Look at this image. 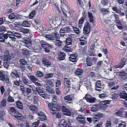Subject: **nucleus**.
I'll list each match as a JSON object with an SVG mask.
<instances>
[{
    "label": "nucleus",
    "instance_id": "obj_55",
    "mask_svg": "<svg viewBox=\"0 0 127 127\" xmlns=\"http://www.w3.org/2000/svg\"><path fill=\"white\" fill-rule=\"evenodd\" d=\"M20 80V79H19V81H17L16 80L15 81H14L13 82L14 86H15V87L16 86H20V82L19 81Z\"/></svg>",
    "mask_w": 127,
    "mask_h": 127
},
{
    "label": "nucleus",
    "instance_id": "obj_19",
    "mask_svg": "<svg viewBox=\"0 0 127 127\" xmlns=\"http://www.w3.org/2000/svg\"><path fill=\"white\" fill-rule=\"evenodd\" d=\"M16 106L18 109L22 110L23 106V103L21 101L18 100L16 102Z\"/></svg>",
    "mask_w": 127,
    "mask_h": 127
},
{
    "label": "nucleus",
    "instance_id": "obj_23",
    "mask_svg": "<svg viewBox=\"0 0 127 127\" xmlns=\"http://www.w3.org/2000/svg\"><path fill=\"white\" fill-rule=\"evenodd\" d=\"M85 86L86 87L87 90L88 91H91L92 89L91 87V83L90 81H87L86 82V83H84Z\"/></svg>",
    "mask_w": 127,
    "mask_h": 127
},
{
    "label": "nucleus",
    "instance_id": "obj_53",
    "mask_svg": "<svg viewBox=\"0 0 127 127\" xmlns=\"http://www.w3.org/2000/svg\"><path fill=\"white\" fill-rule=\"evenodd\" d=\"M101 86V81L100 80H97L96 82L95 87L98 88H100V86Z\"/></svg>",
    "mask_w": 127,
    "mask_h": 127
},
{
    "label": "nucleus",
    "instance_id": "obj_3",
    "mask_svg": "<svg viewBox=\"0 0 127 127\" xmlns=\"http://www.w3.org/2000/svg\"><path fill=\"white\" fill-rule=\"evenodd\" d=\"M64 83L65 86L64 88L66 94L70 90L71 87V82L70 80L66 77L64 78Z\"/></svg>",
    "mask_w": 127,
    "mask_h": 127
},
{
    "label": "nucleus",
    "instance_id": "obj_38",
    "mask_svg": "<svg viewBox=\"0 0 127 127\" xmlns=\"http://www.w3.org/2000/svg\"><path fill=\"white\" fill-rule=\"evenodd\" d=\"M38 100V97L37 96H34L33 99V101L34 104L35 105H38L37 103Z\"/></svg>",
    "mask_w": 127,
    "mask_h": 127
},
{
    "label": "nucleus",
    "instance_id": "obj_60",
    "mask_svg": "<svg viewBox=\"0 0 127 127\" xmlns=\"http://www.w3.org/2000/svg\"><path fill=\"white\" fill-rule=\"evenodd\" d=\"M100 11L103 13H107L109 12V11L108 10V9L105 8L101 9Z\"/></svg>",
    "mask_w": 127,
    "mask_h": 127
},
{
    "label": "nucleus",
    "instance_id": "obj_59",
    "mask_svg": "<svg viewBox=\"0 0 127 127\" xmlns=\"http://www.w3.org/2000/svg\"><path fill=\"white\" fill-rule=\"evenodd\" d=\"M65 32L63 30V28H61L60 30V34L61 36H63L65 34Z\"/></svg>",
    "mask_w": 127,
    "mask_h": 127
},
{
    "label": "nucleus",
    "instance_id": "obj_11",
    "mask_svg": "<svg viewBox=\"0 0 127 127\" xmlns=\"http://www.w3.org/2000/svg\"><path fill=\"white\" fill-rule=\"evenodd\" d=\"M22 82L25 85L28 86L30 84V80H29L26 76H22Z\"/></svg>",
    "mask_w": 127,
    "mask_h": 127
},
{
    "label": "nucleus",
    "instance_id": "obj_45",
    "mask_svg": "<svg viewBox=\"0 0 127 127\" xmlns=\"http://www.w3.org/2000/svg\"><path fill=\"white\" fill-rule=\"evenodd\" d=\"M96 101V99L95 98L91 96L89 100H88V102L90 103H95Z\"/></svg>",
    "mask_w": 127,
    "mask_h": 127
},
{
    "label": "nucleus",
    "instance_id": "obj_42",
    "mask_svg": "<svg viewBox=\"0 0 127 127\" xmlns=\"http://www.w3.org/2000/svg\"><path fill=\"white\" fill-rule=\"evenodd\" d=\"M6 100L3 99L1 101V104H0V106L1 107H5L6 106Z\"/></svg>",
    "mask_w": 127,
    "mask_h": 127
},
{
    "label": "nucleus",
    "instance_id": "obj_27",
    "mask_svg": "<svg viewBox=\"0 0 127 127\" xmlns=\"http://www.w3.org/2000/svg\"><path fill=\"white\" fill-rule=\"evenodd\" d=\"M25 17L28 18L29 17L30 18L33 19L34 20V22L37 24H38L40 23V20L39 18L38 17L36 18L35 19H34L35 16H25Z\"/></svg>",
    "mask_w": 127,
    "mask_h": 127
},
{
    "label": "nucleus",
    "instance_id": "obj_47",
    "mask_svg": "<svg viewBox=\"0 0 127 127\" xmlns=\"http://www.w3.org/2000/svg\"><path fill=\"white\" fill-rule=\"evenodd\" d=\"M46 36H47V38L49 39L50 40H54L55 39L54 35H49L48 34H46Z\"/></svg>",
    "mask_w": 127,
    "mask_h": 127
},
{
    "label": "nucleus",
    "instance_id": "obj_10",
    "mask_svg": "<svg viewBox=\"0 0 127 127\" xmlns=\"http://www.w3.org/2000/svg\"><path fill=\"white\" fill-rule=\"evenodd\" d=\"M61 109L64 114L68 116H71V112L65 106H62Z\"/></svg>",
    "mask_w": 127,
    "mask_h": 127
},
{
    "label": "nucleus",
    "instance_id": "obj_44",
    "mask_svg": "<svg viewBox=\"0 0 127 127\" xmlns=\"http://www.w3.org/2000/svg\"><path fill=\"white\" fill-rule=\"evenodd\" d=\"M40 122V120H38L37 122L33 123L31 127H37L39 125Z\"/></svg>",
    "mask_w": 127,
    "mask_h": 127
},
{
    "label": "nucleus",
    "instance_id": "obj_56",
    "mask_svg": "<svg viewBox=\"0 0 127 127\" xmlns=\"http://www.w3.org/2000/svg\"><path fill=\"white\" fill-rule=\"evenodd\" d=\"M91 96L89 94H86L85 96L83 98L86 100L87 102H88Z\"/></svg>",
    "mask_w": 127,
    "mask_h": 127
},
{
    "label": "nucleus",
    "instance_id": "obj_5",
    "mask_svg": "<svg viewBox=\"0 0 127 127\" xmlns=\"http://www.w3.org/2000/svg\"><path fill=\"white\" fill-rule=\"evenodd\" d=\"M110 101H109L107 100H105L100 102V105L99 108L100 109L103 110H105L107 108L108 106H109Z\"/></svg>",
    "mask_w": 127,
    "mask_h": 127
},
{
    "label": "nucleus",
    "instance_id": "obj_32",
    "mask_svg": "<svg viewBox=\"0 0 127 127\" xmlns=\"http://www.w3.org/2000/svg\"><path fill=\"white\" fill-rule=\"evenodd\" d=\"M84 18L83 16L80 18L78 21V26L79 27L81 28L82 27V24H83V22L84 21Z\"/></svg>",
    "mask_w": 127,
    "mask_h": 127
},
{
    "label": "nucleus",
    "instance_id": "obj_25",
    "mask_svg": "<svg viewBox=\"0 0 127 127\" xmlns=\"http://www.w3.org/2000/svg\"><path fill=\"white\" fill-rule=\"evenodd\" d=\"M65 56V54L63 52H60L59 54L58 55V59L59 60H63L64 59Z\"/></svg>",
    "mask_w": 127,
    "mask_h": 127
},
{
    "label": "nucleus",
    "instance_id": "obj_17",
    "mask_svg": "<svg viewBox=\"0 0 127 127\" xmlns=\"http://www.w3.org/2000/svg\"><path fill=\"white\" fill-rule=\"evenodd\" d=\"M103 21L106 24V25L108 27L110 26L111 27L114 26V24L109 20L107 19H104Z\"/></svg>",
    "mask_w": 127,
    "mask_h": 127
},
{
    "label": "nucleus",
    "instance_id": "obj_20",
    "mask_svg": "<svg viewBox=\"0 0 127 127\" xmlns=\"http://www.w3.org/2000/svg\"><path fill=\"white\" fill-rule=\"evenodd\" d=\"M76 58V54H72L69 58V60L72 62H75L77 61Z\"/></svg>",
    "mask_w": 127,
    "mask_h": 127
},
{
    "label": "nucleus",
    "instance_id": "obj_35",
    "mask_svg": "<svg viewBox=\"0 0 127 127\" xmlns=\"http://www.w3.org/2000/svg\"><path fill=\"white\" fill-rule=\"evenodd\" d=\"M83 70L82 69L78 68L76 70L75 73L77 75H80L83 72Z\"/></svg>",
    "mask_w": 127,
    "mask_h": 127
},
{
    "label": "nucleus",
    "instance_id": "obj_63",
    "mask_svg": "<svg viewBox=\"0 0 127 127\" xmlns=\"http://www.w3.org/2000/svg\"><path fill=\"white\" fill-rule=\"evenodd\" d=\"M84 40L80 39L79 40L81 42L80 43V44L82 46L85 45L87 43V41Z\"/></svg>",
    "mask_w": 127,
    "mask_h": 127
},
{
    "label": "nucleus",
    "instance_id": "obj_29",
    "mask_svg": "<svg viewBox=\"0 0 127 127\" xmlns=\"http://www.w3.org/2000/svg\"><path fill=\"white\" fill-rule=\"evenodd\" d=\"M87 64L88 66H91L92 65V59L89 57H88L86 59Z\"/></svg>",
    "mask_w": 127,
    "mask_h": 127
},
{
    "label": "nucleus",
    "instance_id": "obj_39",
    "mask_svg": "<svg viewBox=\"0 0 127 127\" xmlns=\"http://www.w3.org/2000/svg\"><path fill=\"white\" fill-rule=\"evenodd\" d=\"M22 25L24 27H30L31 24L29 23L28 21L26 20L23 22Z\"/></svg>",
    "mask_w": 127,
    "mask_h": 127
},
{
    "label": "nucleus",
    "instance_id": "obj_14",
    "mask_svg": "<svg viewBox=\"0 0 127 127\" xmlns=\"http://www.w3.org/2000/svg\"><path fill=\"white\" fill-rule=\"evenodd\" d=\"M7 75L4 71L0 70V79L2 81H5L6 78L7 77Z\"/></svg>",
    "mask_w": 127,
    "mask_h": 127
},
{
    "label": "nucleus",
    "instance_id": "obj_43",
    "mask_svg": "<svg viewBox=\"0 0 127 127\" xmlns=\"http://www.w3.org/2000/svg\"><path fill=\"white\" fill-rule=\"evenodd\" d=\"M10 28L12 29H15V27H18V24L14 23H12L9 25Z\"/></svg>",
    "mask_w": 127,
    "mask_h": 127
},
{
    "label": "nucleus",
    "instance_id": "obj_12",
    "mask_svg": "<svg viewBox=\"0 0 127 127\" xmlns=\"http://www.w3.org/2000/svg\"><path fill=\"white\" fill-rule=\"evenodd\" d=\"M39 116V118L40 121H43L46 120L47 118L44 112L42 111H39L37 113Z\"/></svg>",
    "mask_w": 127,
    "mask_h": 127
},
{
    "label": "nucleus",
    "instance_id": "obj_37",
    "mask_svg": "<svg viewBox=\"0 0 127 127\" xmlns=\"http://www.w3.org/2000/svg\"><path fill=\"white\" fill-rule=\"evenodd\" d=\"M46 90L48 92L51 93H54V91L53 89L50 86H47L46 87Z\"/></svg>",
    "mask_w": 127,
    "mask_h": 127
},
{
    "label": "nucleus",
    "instance_id": "obj_2",
    "mask_svg": "<svg viewBox=\"0 0 127 127\" xmlns=\"http://www.w3.org/2000/svg\"><path fill=\"white\" fill-rule=\"evenodd\" d=\"M8 112L12 116H13L17 119H20L22 117L18 115L20 113L16 110L14 107H10L8 109Z\"/></svg>",
    "mask_w": 127,
    "mask_h": 127
},
{
    "label": "nucleus",
    "instance_id": "obj_41",
    "mask_svg": "<svg viewBox=\"0 0 127 127\" xmlns=\"http://www.w3.org/2000/svg\"><path fill=\"white\" fill-rule=\"evenodd\" d=\"M36 75L37 77L41 78L44 75L43 73L40 71H37L36 73Z\"/></svg>",
    "mask_w": 127,
    "mask_h": 127
},
{
    "label": "nucleus",
    "instance_id": "obj_26",
    "mask_svg": "<svg viewBox=\"0 0 127 127\" xmlns=\"http://www.w3.org/2000/svg\"><path fill=\"white\" fill-rule=\"evenodd\" d=\"M63 50L64 52H71L73 50L71 48V47L67 45H65L63 48Z\"/></svg>",
    "mask_w": 127,
    "mask_h": 127
},
{
    "label": "nucleus",
    "instance_id": "obj_6",
    "mask_svg": "<svg viewBox=\"0 0 127 127\" xmlns=\"http://www.w3.org/2000/svg\"><path fill=\"white\" fill-rule=\"evenodd\" d=\"M83 30L84 32L86 34H88L90 32L91 26L88 22H86L84 24Z\"/></svg>",
    "mask_w": 127,
    "mask_h": 127
},
{
    "label": "nucleus",
    "instance_id": "obj_49",
    "mask_svg": "<svg viewBox=\"0 0 127 127\" xmlns=\"http://www.w3.org/2000/svg\"><path fill=\"white\" fill-rule=\"evenodd\" d=\"M90 22H91L93 25H94L95 22V18L94 16H88Z\"/></svg>",
    "mask_w": 127,
    "mask_h": 127
},
{
    "label": "nucleus",
    "instance_id": "obj_36",
    "mask_svg": "<svg viewBox=\"0 0 127 127\" xmlns=\"http://www.w3.org/2000/svg\"><path fill=\"white\" fill-rule=\"evenodd\" d=\"M20 32H22L24 34L28 33L30 30L28 29H25L23 28H21L20 29Z\"/></svg>",
    "mask_w": 127,
    "mask_h": 127
},
{
    "label": "nucleus",
    "instance_id": "obj_24",
    "mask_svg": "<svg viewBox=\"0 0 127 127\" xmlns=\"http://www.w3.org/2000/svg\"><path fill=\"white\" fill-rule=\"evenodd\" d=\"M43 64L44 65L49 66L51 64V63L46 59L43 58L42 60Z\"/></svg>",
    "mask_w": 127,
    "mask_h": 127
},
{
    "label": "nucleus",
    "instance_id": "obj_58",
    "mask_svg": "<svg viewBox=\"0 0 127 127\" xmlns=\"http://www.w3.org/2000/svg\"><path fill=\"white\" fill-rule=\"evenodd\" d=\"M85 119H83L82 120H79V119H77V121L80 124H85L86 121H85Z\"/></svg>",
    "mask_w": 127,
    "mask_h": 127
},
{
    "label": "nucleus",
    "instance_id": "obj_50",
    "mask_svg": "<svg viewBox=\"0 0 127 127\" xmlns=\"http://www.w3.org/2000/svg\"><path fill=\"white\" fill-rule=\"evenodd\" d=\"M63 30L66 33H69L71 31V29L69 27L64 28H63Z\"/></svg>",
    "mask_w": 127,
    "mask_h": 127
},
{
    "label": "nucleus",
    "instance_id": "obj_57",
    "mask_svg": "<svg viewBox=\"0 0 127 127\" xmlns=\"http://www.w3.org/2000/svg\"><path fill=\"white\" fill-rule=\"evenodd\" d=\"M54 35L55 38H56V40H58L60 39V37L59 33L57 32H56L54 34Z\"/></svg>",
    "mask_w": 127,
    "mask_h": 127
},
{
    "label": "nucleus",
    "instance_id": "obj_48",
    "mask_svg": "<svg viewBox=\"0 0 127 127\" xmlns=\"http://www.w3.org/2000/svg\"><path fill=\"white\" fill-rule=\"evenodd\" d=\"M87 47L85 46L84 48L80 51V53L82 55H85L86 53Z\"/></svg>",
    "mask_w": 127,
    "mask_h": 127
},
{
    "label": "nucleus",
    "instance_id": "obj_33",
    "mask_svg": "<svg viewBox=\"0 0 127 127\" xmlns=\"http://www.w3.org/2000/svg\"><path fill=\"white\" fill-rule=\"evenodd\" d=\"M5 114V112L3 110H2L0 111V119L1 121H4Z\"/></svg>",
    "mask_w": 127,
    "mask_h": 127
},
{
    "label": "nucleus",
    "instance_id": "obj_34",
    "mask_svg": "<svg viewBox=\"0 0 127 127\" xmlns=\"http://www.w3.org/2000/svg\"><path fill=\"white\" fill-rule=\"evenodd\" d=\"M28 77L33 83L35 81H38V79L35 77L34 75H30Z\"/></svg>",
    "mask_w": 127,
    "mask_h": 127
},
{
    "label": "nucleus",
    "instance_id": "obj_7",
    "mask_svg": "<svg viewBox=\"0 0 127 127\" xmlns=\"http://www.w3.org/2000/svg\"><path fill=\"white\" fill-rule=\"evenodd\" d=\"M74 36L73 34H70L66 38L65 40V42L67 45H71L73 42Z\"/></svg>",
    "mask_w": 127,
    "mask_h": 127
},
{
    "label": "nucleus",
    "instance_id": "obj_61",
    "mask_svg": "<svg viewBox=\"0 0 127 127\" xmlns=\"http://www.w3.org/2000/svg\"><path fill=\"white\" fill-rule=\"evenodd\" d=\"M29 50L27 49H25L23 50V53L24 55L27 56L29 54Z\"/></svg>",
    "mask_w": 127,
    "mask_h": 127
},
{
    "label": "nucleus",
    "instance_id": "obj_28",
    "mask_svg": "<svg viewBox=\"0 0 127 127\" xmlns=\"http://www.w3.org/2000/svg\"><path fill=\"white\" fill-rule=\"evenodd\" d=\"M61 8L62 10L67 8V7L64 2V0H61Z\"/></svg>",
    "mask_w": 127,
    "mask_h": 127
},
{
    "label": "nucleus",
    "instance_id": "obj_40",
    "mask_svg": "<svg viewBox=\"0 0 127 127\" xmlns=\"http://www.w3.org/2000/svg\"><path fill=\"white\" fill-rule=\"evenodd\" d=\"M25 44H29L31 43V41L30 39L27 38H25L23 40Z\"/></svg>",
    "mask_w": 127,
    "mask_h": 127
},
{
    "label": "nucleus",
    "instance_id": "obj_52",
    "mask_svg": "<svg viewBox=\"0 0 127 127\" xmlns=\"http://www.w3.org/2000/svg\"><path fill=\"white\" fill-rule=\"evenodd\" d=\"M100 119V118H97L95 116V117H93L92 121L94 123H95L96 122H99Z\"/></svg>",
    "mask_w": 127,
    "mask_h": 127
},
{
    "label": "nucleus",
    "instance_id": "obj_8",
    "mask_svg": "<svg viewBox=\"0 0 127 127\" xmlns=\"http://www.w3.org/2000/svg\"><path fill=\"white\" fill-rule=\"evenodd\" d=\"M36 89L37 92L40 96L43 98H46V95L45 93L41 89L40 87H37L36 88Z\"/></svg>",
    "mask_w": 127,
    "mask_h": 127
},
{
    "label": "nucleus",
    "instance_id": "obj_30",
    "mask_svg": "<svg viewBox=\"0 0 127 127\" xmlns=\"http://www.w3.org/2000/svg\"><path fill=\"white\" fill-rule=\"evenodd\" d=\"M30 109L34 112L37 113L38 112V108L33 105H31L29 107Z\"/></svg>",
    "mask_w": 127,
    "mask_h": 127
},
{
    "label": "nucleus",
    "instance_id": "obj_13",
    "mask_svg": "<svg viewBox=\"0 0 127 127\" xmlns=\"http://www.w3.org/2000/svg\"><path fill=\"white\" fill-rule=\"evenodd\" d=\"M11 78L16 79L17 78H19L20 76L17 71L15 70L11 72Z\"/></svg>",
    "mask_w": 127,
    "mask_h": 127
},
{
    "label": "nucleus",
    "instance_id": "obj_1",
    "mask_svg": "<svg viewBox=\"0 0 127 127\" xmlns=\"http://www.w3.org/2000/svg\"><path fill=\"white\" fill-rule=\"evenodd\" d=\"M48 105L49 108L54 114H55L57 111H59L61 109V105L59 104H56L55 103H49Z\"/></svg>",
    "mask_w": 127,
    "mask_h": 127
},
{
    "label": "nucleus",
    "instance_id": "obj_21",
    "mask_svg": "<svg viewBox=\"0 0 127 127\" xmlns=\"http://www.w3.org/2000/svg\"><path fill=\"white\" fill-rule=\"evenodd\" d=\"M73 97L72 95H70L65 96L64 97V100L65 102H68V101H71L73 100Z\"/></svg>",
    "mask_w": 127,
    "mask_h": 127
},
{
    "label": "nucleus",
    "instance_id": "obj_62",
    "mask_svg": "<svg viewBox=\"0 0 127 127\" xmlns=\"http://www.w3.org/2000/svg\"><path fill=\"white\" fill-rule=\"evenodd\" d=\"M111 121H107L106 122L105 127H111Z\"/></svg>",
    "mask_w": 127,
    "mask_h": 127
},
{
    "label": "nucleus",
    "instance_id": "obj_16",
    "mask_svg": "<svg viewBox=\"0 0 127 127\" xmlns=\"http://www.w3.org/2000/svg\"><path fill=\"white\" fill-rule=\"evenodd\" d=\"M4 56V61H10V56L9 53V52L7 50H6L5 54Z\"/></svg>",
    "mask_w": 127,
    "mask_h": 127
},
{
    "label": "nucleus",
    "instance_id": "obj_46",
    "mask_svg": "<svg viewBox=\"0 0 127 127\" xmlns=\"http://www.w3.org/2000/svg\"><path fill=\"white\" fill-rule=\"evenodd\" d=\"M54 74L53 73H48L46 74L45 77L44 79H48L51 78L53 77Z\"/></svg>",
    "mask_w": 127,
    "mask_h": 127
},
{
    "label": "nucleus",
    "instance_id": "obj_31",
    "mask_svg": "<svg viewBox=\"0 0 127 127\" xmlns=\"http://www.w3.org/2000/svg\"><path fill=\"white\" fill-rule=\"evenodd\" d=\"M119 96L122 98L125 99L126 98L127 95V94L126 92L123 91H121L119 94Z\"/></svg>",
    "mask_w": 127,
    "mask_h": 127
},
{
    "label": "nucleus",
    "instance_id": "obj_15",
    "mask_svg": "<svg viewBox=\"0 0 127 127\" xmlns=\"http://www.w3.org/2000/svg\"><path fill=\"white\" fill-rule=\"evenodd\" d=\"M118 16H115V19L116 26L119 29L122 30L123 29V26L121 24V22L119 20H116V18H117Z\"/></svg>",
    "mask_w": 127,
    "mask_h": 127
},
{
    "label": "nucleus",
    "instance_id": "obj_18",
    "mask_svg": "<svg viewBox=\"0 0 127 127\" xmlns=\"http://www.w3.org/2000/svg\"><path fill=\"white\" fill-rule=\"evenodd\" d=\"M126 60L125 58H123L121 59L120 63H119L118 66L116 67L122 68L125 64L126 62Z\"/></svg>",
    "mask_w": 127,
    "mask_h": 127
},
{
    "label": "nucleus",
    "instance_id": "obj_64",
    "mask_svg": "<svg viewBox=\"0 0 127 127\" xmlns=\"http://www.w3.org/2000/svg\"><path fill=\"white\" fill-rule=\"evenodd\" d=\"M118 97V95L117 94L115 93L112 95V98L114 100H117L119 99Z\"/></svg>",
    "mask_w": 127,
    "mask_h": 127
},
{
    "label": "nucleus",
    "instance_id": "obj_54",
    "mask_svg": "<svg viewBox=\"0 0 127 127\" xmlns=\"http://www.w3.org/2000/svg\"><path fill=\"white\" fill-rule=\"evenodd\" d=\"M61 81L59 80H57L56 83V88H60L61 86Z\"/></svg>",
    "mask_w": 127,
    "mask_h": 127
},
{
    "label": "nucleus",
    "instance_id": "obj_22",
    "mask_svg": "<svg viewBox=\"0 0 127 127\" xmlns=\"http://www.w3.org/2000/svg\"><path fill=\"white\" fill-rule=\"evenodd\" d=\"M119 75L123 80H124L127 78V74L124 71L120 72Z\"/></svg>",
    "mask_w": 127,
    "mask_h": 127
},
{
    "label": "nucleus",
    "instance_id": "obj_51",
    "mask_svg": "<svg viewBox=\"0 0 127 127\" xmlns=\"http://www.w3.org/2000/svg\"><path fill=\"white\" fill-rule=\"evenodd\" d=\"M7 100L9 102H13L14 101L13 98L10 95L7 97Z\"/></svg>",
    "mask_w": 127,
    "mask_h": 127
},
{
    "label": "nucleus",
    "instance_id": "obj_4",
    "mask_svg": "<svg viewBox=\"0 0 127 127\" xmlns=\"http://www.w3.org/2000/svg\"><path fill=\"white\" fill-rule=\"evenodd\" d=\"M42 48L44 50L45 52L47 53H49L50 50L53 48V46L51 44H49L46 43H43L41 44Z\"/></svg>",
    "mask_w": 127,
    "mask_h": 127
},
{
    "label": "nucleus",
    "instance_id": "obj_9",
    "mask_svg": "<svg viewBox=\"0 0 127 127\" xmlns=\"http://www.w3.org/2000/svg\"><path fill=\"white\" fill-rule=\"evenodd\" d=\"M8 33L4 34L3 32L0 33V41L2 43H4L5 40L8 37Z\"/></svg>",
    "mask_w": 127,
    "mask_h": 127
}]
</instances>
